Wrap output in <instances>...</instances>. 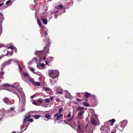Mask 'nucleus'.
<instances>
[{
    "instance_id": "09e8293b",
    "label": "nucleus",
    "mask_w": 133,
    "mask_h": 133,
    "mask_svg": "<svg viewBox=\"0 0 133 133\" xmlns=\"http://www.w3.org/2000/svg\"><path fill=\"white\" fill-rule=\"evenodd\" d=\"M14 109L13 108H10V110L11 111H12L14 110Z\"/></svg>"
},
{
    "instance_id": "6e6552de",
    "label": "nucleus",
    "mask_w": 133,
    "mask_h": 133,
    "mask_svg": "<svg viewBox=\"0 0 133 133\" xmlns=\"http://www.w3.org/2000/svg\"><path fill=\"white\" fill-rule=\"evenodd\" d=\"M50 45L49 43H48L44 48V49L47 53H49V47L50 46Z\"/></svg>"
},
{
    "instance_id": "20e7f679",
    "label": "nucleus",
    "mask_w": 133,
    "mask_h": 133,
    "mask_svg": "<svg viewBox=\"0 0 133 133\" xmlns=\"http://www.w3.org/2000/svg\"><path fill=\"white\" fill-rule=\"evenodd\" d=\"M12 61V59H10L7 61L5 62L2 64V66L3 67H4L7 65L10 64H11V62Z\"/></svg>"
},
{
    "instance_id": "79ce46f5",
    "label": "nucleus",
    "mask_w": 133,
    "mask_h": 133,
    "mask_svg": "<svg viewBox=\"0 0 133 133\" xmlns=\"http://www.w3.org/2000/svg\"><path fill=\"white\" fill-rule=\"evenodd\" d=\"M77 101L79 102H80L81 101V100L78 98H77Z\"/></svg>"
},
{
    "instance_id": "49530a36",
    "label": "nucleus",
    "mask_w": 133,
    "mask_h": 133,
    "mask_svg": "<svg viewBox=\"0 0 133 133\" xmlns=\"http://www.w3.org/2000/svg\"><path fill=\"white\" fill-rule=\"evenodd\" d=\"M71 116V114H68V115L67 116V117H70Z\"/></svg>"
},
{
    "instance_id": "a18cd8bd",
    "label": "nucleus",
    "mask_w": 133,
    "mask_h": 133,
    "mask_svg": "<svg viewBox=\"0 0 133 133\" xmlns=\"http://www.w3.org/2000/svg\"><path fill=\"white\" fill-rule=\"evenodd\" d=\"M6 52H7V53H6V56H7V55H8V53H9V51L8 50H6Z\"/></svg>"
},
{
    "instance_id": "7c9ffc66",
    "label": "nucleus",
    "mask_w": 133,
    "mask_h": 133,
    "mask_svg": "<svg viewBox=\"0 0 133 133\" xmlns=\"http://www.w3.org/2000/svg\"><path fill=\"white\" fill-rule=\"evenodd\" d=\"M11 2V1L10 0H9L8 1H7L6 2V5L8 4H10V3Z\"/></svg>"
},
{
    "instance_id": "2f4dec72",
    "label": "nucleus",
    "mask_w": 133,
    "mask_h": 133,
    "mask_svg": "<svg viewBox=\"0 0 133 133\" xmlns=\"http://www.w3.org/2000/svg\"><path fill=\"white\" fill-rule=\"evenodd\" d=\"M60 91H59L58 90L57 91V92L59 94H62L63 93V91H61V90Z\"/></svg>"
},
{
    "instance_id": "de8ad7c7",
    "label": "nucleus",
    "mask_w": 133,
    "mask_h": 133,
    "mask_svg": "<svg viewBox=\"0 0 133 133\" xmlns=\"http://www.w3.org/2000/svg\"><path fill=\"white\" fill-rule=\"evenodd\" d=\"M3 67L2 66V67L1 68V71H3Z\"/></svg>"
},
{
    "instance_id": "a878e982",
    "label": "nucleus",
    "mask_w": 133,
    "mask_h": 133,
    "mask_svg": "<svg viewBox=\"0 0 133 133\" xmlns=\"http://www.w3.org/2000/svg\"><path fill=\"white\" fill-rule=\"evenodd\" d=\"M37 22L38 23V24L39 26L40 27H41V22L38 19H37Z\"/></svg>"
},
{
    "instance_id": "c9c22d12",
    "label": "nucleus",
    "mask_w": 133,
    "mask_h": 133,
    "mask_svg": "<svg viewBox=\"0 0 133 133\" xmlns=\"http://www.w3.org/2000/svg\"><path fill=\"white\" fill-rule=\"evenodd\" d=\"M59 113H58V112H57V113L56 114H55L54 115V117H57V116L59 115L58 114Z\"/></svg>"
},
{
    "instance_id": "f3484780",
    "label": "nucleus",
    "mask_w": 133,
    "mask_h": 133,
    "mask_svg": "<svg viewBox=\"0 0 133 133\" xmlns=\"http://www.w3.org/2000/svg\"><path fill=\"white\" fill-rule=\"evenodd\" d=\"M44 117L46 118L49 119L51 117V115L49 114H46Z\"/></svg>"
},
{
    "instance_id": "8fccbe9b",
    "label": "nucleus",
    "mask_w": 133,
    "mask_h": 133,
    "mask_svg": "<svg viewBox=\"0 0 133 133\" xmlns=\"http://www.w3.org/2000/svg\"><path fill=\"white\" fill-rule=\"evenodd\" d=\"M19 68L20 69V70L21 71L22 70V68L19 66Z\"/></svg>"
},
{
    "instance_id": "603ef678",
    "label": "nucleus",
    "mask_w": 133,
    "mask_h": 133,
    "mask_svg": "<svg viewBox=\"0 0 133 133\" xmlns=\"http://www.w3.org/2000/svg\"><path fill=\"white\" fill-rule=\"evenodd\" d=\"M88 126V125L87 124L85 126V129H87V127Z\"/></svg>"
},
{
    "instance_id": "680f3d73",
    "label": "nucleus",
    "mask_w": 133,
    "mask_h": 133,
    "mask_svg": "<svg viewBox=\"0 0 133 133\" xmlns=\"http://www.w3.org/2000/svg\"><path fill=\"white\" fill-rule=\"evenodd\" d=\"M45 59H46V57H44V60H45Z\"/></svg>"
},
{
    "instance_id": "774afa93",
    "label": "nucleus",
    "mask_w": 133,
    "mask_h": 133,
    "mask_svg": "<svg viewBox=\"0 0 133 133\" xmlns=\"http://www.w3.org/2000/svg\"><path fill=\"white\" fill-rule=\"evenodd\" d=\"M1 2V1H0V2Z\"/></svg>"
},
{
    "instance_id": "f257e3e1",
    "label": "nucleus",
    "mask_w": 133,
    "mask_h": 133,
    "mask_svg": "<svg viewBox=\"0 0 133 133\" xmlns=\"http://www.w3.org/2000/svg\"><path fill=\"white\" fill-rule=\"evenodd\" d=\"M48 75L52 79L57 78L59 75V72L57 71L52 70L48 71Z\"/></svg>"
},
{
    "instance_id": "3c124183",
    "label": "nucleus",
    "mask_w": 133,
    "mask_h": 133,
    "mask_svg": "<svg viewBox=\"0 0 133 133\" xmlns=\"http://www.w3.org/2000/svg\"><path fill=\"white\" fill-rule=\"evenodd\" d=\"M56 99V101L57 102H59V99H58V98H57Z\"/></svg>"
},
{
    "instance_id": "4d7b16f0",
    "label": "nucleus",
    "mask_w": 133,
    "mask_h": 133,
    "mask_svg": "<svg viewBox=\"0 0 133 133\" xmlns=\"http://www.w3.org/2000/svg\"><path fill=\"white\" fill-rule=\"evenodd\" d=\"M34 97V95H33L32 96H31V98H33Z\"/></svg>"
},
{
    "instance_id": "4be33fe9",
    "label": "nucleus",
    "mask_w": 133,
    "mask_h": 133,
    "mask_svg": "<svg viewBox=\"0 0 133 133\" xmlns=\"http://www.w3.org/2000/svg\"><path fill=\"white\" fill-rule=\"evenodd\" d=\"M54 57H49L48 58V59L49 61V62H50L53 61V59H54Z\"/></svg>"
},
{
    "instance_id": "6ab92c4d",
    "label": "nucleus",
    "mask_w": 133,
    "mask_h": 133,
    "mask_svg": "<svg viewBox=\"0 0 133 133\" xmlns=\"http://www.w3.org/2000/svg\"><path fill=\"white\" fill-rule=\"evenodd\" d=\"M42 21L44 24H47V20L45 19H42Z\"/></svg>"
},
{
    "instance_id": "2eb2a0df",
    "label": "nucleus",
    "mask_w": 133,
    "mask_h": 133,
    "mask_svg": "<svg viewBox=\"0 0 133 133\" xmlns=\"http://www.w3.org/2000/svg\"><path fill=\"white\" fill-rule=\"evenodd\" d=\"M84 109V108L81 106H78L77 108V111L82 110Z\"/></svg>"
},
{
    "instance_id": "bf43d9fd",
    "label": "nucleus",
    "mask_w": 133,
    "mask_h": 133,
    "mask_svg": "<svg viewBox=\"0 0 133 133\" xmlns=\"http://www.w3.org/2000/svg\"><path fill=\"white\" fill-rule=\"evenodd\" d=\"M50 99L51 100H52V97H50Z\"/></svg>"
},
{
    "instance_id": "6e6d98bb",
    "label": "nucleus",
    "mask_w": 133,
    "mask_h": 133,
    "mask_svg": "<svg viewBox=\"0 0 133 133\" xmlns=\"http://www.w3.org/2000/svg\"><path fill=\"white\" fill-rule=\"evenodd\" d=\"M13 55V53H11L10 54L9 56H11Z\"/></svg>"
},
{
    "instance_id": "c756f323",
    "label": "nucleus",
    "mask_w": 133,
    "mask_h": 133,
    "mask_svg": "<svg viewBox=\"0 0 133 133\" xmlns=\"http://www.w3.org/2000/svg\"><path fill=\"white\" fill-rule=\"evenodd\" d=\"M49 102V99H45V102L46 103Z\"/></svg>"
},
{
    "instance_id": "c85d7f7f",
    "label": "nucleus",
    "mask_w": 133,
    "mask_h": 133,
    "mask_svg": "<svg viewBox=\"0 0 133 133\" xmlns=\"http://www.w3.org/2000/svg\"><path fill=\"white\" fill-rule=\"evenodd\" d=\"M3 117V114H0V121H1Z\"/></svg>"
},
{
    "instance_id": "ddd939ff",
    "label": "nucleus",
    "mask_w": 133,
    "mask_h": 133,
    "mask_svg": "<svg viewBox=\"0 0 133 133\" xmlns=\"http://www.w3.org/2000/svg\"><path fill=\"white\" fill-rule=\"evenodd\" d=\"M91 95L90 93L87 92H85V94L84 96V97L86 98H87L90 96Z\"/></svg>"
},
{
    "instance_id": "a211bd4d",
    "label": "nucleus",
    "mask_w": 133,
    "mask_h": 133,
    "mask_svg": "<svg viewBox=\"0 0 133 133\" xmlns=\"http://www.w3.org/2000/svg\"><path fill=\"white\" fill-rule=\"evenodd\" d=\"M91 123L92 124L94 125H96L97 123L96 121L94 119H92L91 121Z\"/></svg>"
},
{
    "instance_id": "39448f33",
    "label": "nucleus",
    "mask_w": 133,
    "mask_h": 133,
    "mask_svg": "<svg viewBox=\"0 0 133 133\" xmlns=\"http://www.w3.org/2000/svg\"><path fill=\"white\" fill-rule=\"evenodd\" d=\"M115 122V120L114 119H113L109 121L106 122L105 123L106 124H108L110 125H113V124Z\"/></svg>"
},
{
    "instance_id": "b1692460",
    "label": "nucleus",
    "mask_w": 133,
    "mask_h": 133,
    "mask_svg": "<svg viewBox=\"0 0 133 133\" xmlns=\"http://www.w3.org/2000/svg\"><path fill=\"white\" fill-rule=\"evenodd\" d=\"M82 104L83 105L85 106L86 107H89L90 106V105L88 103H83Z\"/></svg>"
},
{
    "instance_id": "c03bdc74",
    "label": "nucleus",
    "mask_w": 133,
    "mask_h": 133,
    "mask_svg": "<svg viewBox=\"0 0 133 133\" xmlns=\"http://www.w3.org/2000/svg\"><path fill=\"white\" fill-rule=\"evenodd\" d=\"M58 89L60 91H61V90L62 91V88L61 87H58Z\"/></svg>"
},
{
    "instance_id": "393cba45",
    "label": "nucleus",
    "mask_w": 133,
    "mask_h": 133,
    "mask_svg": "<svg viewBox=\"0 0 133 133\" xmlns=\"http://www.w3.org/2000/svg\"><path fill=\"white\" fill-rule=\"evenodd\" d=\"M36 119H38L40 117L39 115H36L33 116Z\"/></svg>"
},
{
    "instance_id": "5fc2aeb1",
    "label": "nucleus",
    "mask_w": 133,
    "mask_h": 133,
    "mask_svg": "<svg viewBox=\"0 0 133 133\" xmlns=\"http://www.w3.org/2000/svg\"><path fill=\"white\" fill-rule=\"evenodd\" d=\"M116 132V131H111V133H115Z\"/></svg>"
},
{
    "instance_id": "13d9d810",
    "label": "nucleus",
    "mask_w": 133,
    "mask_h": 133,
    "mask_svg": "<svg viewBox=\"0 0 133 133\" xmlns=\"http://www.w3.org/2000/svg\"><path fill=\"white\" fill-rule=\"evenodd\" d=\"M10 86L12 87H14V88H16V87H15V86H13V85H11H11H10Z\"/></svg>"
},
{
    "instance_id": "864d4df0",
    "label": "nucleus",
    "mask_w": 133,
    "mask_h": 133,
    "mask_svg": "<svg viewBox=\"0 0 133 133\" xmlns=\"http://www.w3.org/2000/svg\"><path fill=\"white\" fill-rule=\"evenodd\" d=\"M44 32L45 35V36H46L47 34V32H46L45 31H44Z\"/></svg>"
},
{
    "instance_id": "5701e85b",
    "label": "nucleus",
    "mask_w": 133,
    "mask_h": 133,
    "mask_svg": "<svg viewBox=\"0 0 133 133\" xmlns=\"http://www.w3.org/2000/svg\"><path fill=\"white\" fill-rule=\"evenodd\" d=\"M28 119L25 116V118L23 121V124H25V122L28 121Z\"/></svg>"
},
{
    "instance_id": "f704fd0d",
    "label": "nucleus",
    "mask_w": 133,
    "mask_h": 133,
    "mask_svg": "<svg viewBox=\"0 0 133 133\" xmlns=\"http://www.w3.org/2000/svg\"><path fill=\"white\" fill-rule=\"evenodd\" d=\"M43 89L44 90L46 91L49 90L48 88L45 87L43 88Z\"/></svg>"
},
{
    "instance_id": "a19ab883",
    "label": "nucleus",
    "mask_w": 133,
    "mask_h": 133,
    "mask_svg": "<svg viewBox=\"0 0 133 133\" xmlns=\"http://www.w3.org/2000/svg\"><path fill=\"white\" fill-rule=\"evenodd\" d=\"M31 115H30L28 116H25L28 119L31 117Z\"/></svg>"
},
{
    "instance_id": "e2e57ef3",
    "label": "nucleus",
    "mask_w": 133,
    "mask_h": 133,
    "mask_svg": "<svg viewBox=\"0 0 133 133\" xmlns=\"http://www.w3.org/2000/svg\"><path fill=\"white\" fill-rule=\"evenodd\" d=\"M45 62L46 64H48V62L46 61H45Z\"/></svg>"
},
{
    "instance_id": "9b49d317",
    "label": "nucleus",
    "mask_w": 133,
    "mask_h": 133,
    "mask_svg": "<svg viewBox=\"0 0 133 133\" xmlns=\"http://www.w3.org/2000/svg\"><path fill=\"white\" fill-rule=\"evenodd\" d=\"M30 81H31L36 85L40 86L41 85V83L39 82H35L34 81H32V80H30Z\"/></svg>"
},
{
    "instance_id": "f03ea898",
    "label": "nucleus",
    "mask_w": 133,
    "mask_h": 133,
    "mask_svg": "<svg viewBox=\"0 0 133 133\" xmlns=\"http://www.w3.org/2000/svg\"><path fill=\"white\" fill-rule=\"evenodd\" d=\"M127 124V121L126 120H124L121 122L120 123V125L119 126L118 128L121 130H122L124 127Z\"/></svg>"
},
{
    "instance_id": "bb28decb",
    "label": "nucleus",
    "mask_w": 133,
    "mask_h": 133,
    "mask_svg": "<svg viewBox=\"0 0 133 133\" xmlns=\"http://www.w3.org/2000/svg\"><path fill=\"white\" fill-rule=\"evenodd\" d=\"M37 101L41 104L42 103V99L41 98L38 99Z\"/></svg>"
},
{
    "instance_id": "473e14b6",
    "label": "nucleus",
    "mask_w": 133,
    "mask_h": 133,
    "mask_svg": "<svg viewBox=\"0 0 133 133\" xmlns=\"http://www.w3.org/2000/svg\"><path fill=\"white\" fill-rule=\"evenodd\" d=\"M28 121H30L31 122H33V120L32 118H29L28 120Z\"/></svg>"
},
{
    "instance_id": "58836bf2",
    "label": "nucleus",
    "mask_w": 133,
    "mask_h": 133,
    "mask_svg": "<svg viewBox=\"0 0 133 133\" xmlns=\"http://www.w3.org/2000/svg\"><path fill=\"white\" fill-rule=\"evenodd\" d=\"M30 70L33 72H34V71L35 69H33V68H31L30 69Z\"/></svg>"
},
{
    "instance_id": "052dcab7",
    "label": "nucleus",
    "mask_w": 133,
    "mask_h": 133,
    "mask_svg": "<svg viewBox=\"0 0 133 133\" xmlns=\"http://www.w3.org/2000/svg\"><path fill=\"white\" fill-rule=\"evenodd\" d=\"M25 110V109H23L22 110V111H24Z\"/></svg>"
},
{
    "instance_id": "7ed1b4c3",
    "label": "nucleus",
    "mask_w": 133,
    "mask_h": 133,
    "mask_svg": "<svg viewBox=\"0 0 133 133\" xmlns=\"http://www.w3.org/2000/svg\"><path fill=\"white\" fill-rule=\"evenodd\" d=\"M74 117L73 116H71V118L70 119H66L64 120V123L67 124H69V123L74 121Z\"/></svg>"
},
{
    "instance_id": "f8f14e48",
    "label": "nucleus",
    "mask_w": 133,
    "mask_h": 133,
    "mask_svg": "<svg viewBox=\"0 0 133 133\" xmlns=\"http://www.w3.org/2000/svg\"><path fill=\"white\" fill-rule=\"evenodd\" d=\"M5 72L4 71H1L0 72V77L1 78H4L3 75L4 74Z\"/></svg>"
},
{
    "instance_id": "9d476101",
    "label": "nucleus",
    "mask_w": 133,
    "mask_h": 133,
    "mask_svg": "<svg viewBox=\"0 0 133 133\" xmlns=\"http://www.w3.org/2000/svg\"><path fill=\"white\" fill-rule=\"evenodd\" d=\"M63 114H59L56 117V120H59L60 119H62L63 118Z\"/></svg>"
},
{
    "instance_id": "72a5a7b5",
    "label": "nucleus",
    "mask_w": 133,
    "mask_h": 133,
    "mask_svg": "<svg viewBox=\"0 0 133 133\" xmlns=\"http://www.w3.org/2000/svg\"><path fill=\"white\" fill-rule=\"evenodd\" d=\"M78 128V129L79 130L81 131V126L80 125L78 124L77 125Z\"/></svg>"
},
{
    "instance_id": "dca6fc26",
    "label": "nucleus",
    "mask_w": 133,
    "mask_h": 133,
    "mask_svg": "<svg viewBox=\"0 0 133 133\" xmlns=\"http://www.w3.org/2000/svg\"><path fill=\"white\" fill-rule=\"evenodd\" d=\"M57 9H62L63 8V5L61 4L58 5L56 7Z\"/></svg>"
},
{
    "instance_id": "338daca9",
    "label": "nucleus",
    "mask_w": 133,
    "mask_h": 133,
    "mask_svg": "<svg viewBox=\"0 0 133 133\" xmlns=\"http://www.w3.org/2000/svg\"><path fill=\"white\" fill-rule=\"evenodd\" d=\"M77 103H75V104H77Z\"/></svg>"
},
{
    "instance_id": "e433bc0d",
    "label": "nucleus",
    "mask_w": 133,
    "mask_h": 133,
    "mask_svg": "<svg viewBox=\"0 0 133 133\" xmlns=\"http://www.w3.org/2000/svg\"><path fill=\"white\" fill-rule=\"evenodd\" d=\"M8 49H14V47L12 46H11L9 47H8Z\"/></svg>"
},
{
    "instance_id": "412c9836",
    "label": "nucleus",
    "mask_w": 133,
    "mask_h": 133,
    "mask_svg": "<svg viewBox=\"0 0 133 133\" xmlns=\"http://www.w3.org/2000/svg\"><path fill=\"white\" fill-rule=\"evenodd\" d=\"M24 75V76L25 77H27L28 78H30V77L29 75V74L27 72H24L23 73Z\"/></svg>"
},
{
    "instance_id": "4c0bfd02",
    "label": "nucleus",
    "mask_w": 133,
    "mask_h": 133,
    "mask_svg": "<svg viewBox=\"0 0 133 133\" xmlns=\"http://www.w3.org/2000/svg\"><path fill=\"white\" fill-rule=\"evenodd\" d=\"M32 104H34L35 105H38L37 104V103L35 101L33 102H32Z\"/></svg>"
},
{
    "instance_id": "1a4fd4ad",
    "label": "nucleus",
    "mask_w": 133,
    "mask_h": 133,
    "mask_svg": "<svg viewBox=\"0 0 133 133\" xmlns=\"http://www.w3.org/2000/svg\"><path fill=\"white\" fill-rule=\"evenodd\" d=\"M84 113V111H79L77 114V117L78 118L80 119H81V117L82 116V115Z\"/></svg>"
},
{
    "instance_id": "ea45409f",
    "label": "nucleus",
    "mask_w": 133,
    "mask_h": 133,
    "mask_svg": "<svg viewBox=\"0 0 133 133\" xmlns=\"http://www.w3.org/2000/svg\"><path fill=\"white\" fill-rule=\"evenodd\" d=\"M54 16L56 18H57L58 16V15L57 13H55L54 14Z\"/></svg>"
},
{
    "instance_id": "aec40b11",
    "label": "nucleus",
    "mask_w": 133,
    "mask_h": 133,
    "mask_svg": "<svg viewBox=\"0 0 133 133\" xmlns=\"http://www.w3.org/2000/svg\"><path fill=\"white\" fill-rule=\"evenodd\" d=\"M2 86H3L4 87H9L10 86V84H8V83H6L4 84H3L2 85Z\"/></svg>"
},
{
    "instance_id": "69168bd1",
    "label": "nucleus",
    "mask_w": 133,
    "mask_h": 133,
    "mask_svg": "<svg viewBox=\"0 0 133 133\" xmlns=\"http://www.w3.org/2000/svg\"><path fill=\"white\" fill-rule=\"evenodd\" d=\"M58 12V11H56V12H55V13H56V12Z\"/></svg>"
},
{
    "instance_id": "4468645a",
    "label": "nucleus",
    "mask_w": 133,
    "mask_h": 133,
    "mask_svg": "<svg viewBox=\"0 0 133 133\" xmlns=\"http://www.w3.org/2000/svg\"><path fill=\"white\" fill-rule=\"evenodd\" d=\"M41 66L42 67H44V65L43 63H41L40 65H39L38 64L37 65V67L39 69H40Z\"/></svg>"
},
{
    "instance_id": "37998d69",
    "label": "nucleus",
    "mask_w": 133,
    "mask_h": 133,
    "mask_svg": "<svg viewBox=\"0 0 133 133\" xmlns=\"http://www.w3.org/2000/svg\"><path fill=\"white\" fill-rule=\"evenodd\" d=\"M4 4V3H1L0 4V7L3 6Z\"/></svg>"
},
{
    "instance_id": "cd10ccee",
    "label": "nucleus",
    "mask_w": 133,
    "mask_h": 133,
    "mask_svg": "<svg viewBox=\"0 0 133 133\" xmlns=\"http://www.w3.org/2000/svg\"><path fill=\"white\" fill-rule=\"evenodd\" d=\"M63 110V108L62 107H61L59 109H58V112L59 114H60L62 111Z\"/></svg>"
},
{
    "instance_id": "0eeeda50",
    "label": "nucleus",
    "mask_w": 133,
    "mask_h": 133,
    "mask_svg": "<svg viewBox=\"0 0 133 133\" xmlns=\"http://www.w3.org/2000/svg\"><path fill=\"white\" fill-rule=\"evenodd\" d=\"M3 100L4 102L8 105H11V101L9 100V99L7 97H5L4 98Z\"/></svg>"
},
{
    "instance_id": "0e129e2a",
    "label": "nucleus",
    "mask_w": 133,
    "mask_h": 133,
    "mask_svg": "<svg viewBox=\"0 0 133 133\" xmlns=\"http://www.w3.org/2000/svg\"><path fill=\"white\" fill-rule=\"evenodd\" d=\"M12 133H16L15 132H13Z\"/></svg>"
},
{
    "instance_id": "423d86ee",
    "label": "nucleus",
    "mask_w": 133,
    "mask_h": 133,
    "mask_svg": "<svg viewBox=\"0 0 133 133\" xmlns=\"http://www.w3.org/2000/svg\"><path fill=\"white\" fill-rule=\"evenodd\" d=\"M106 128L107 129H106L104 127H102L100 129L102 131L101 132L102 133H109V132L107 131L108 130V127L107 126H106Z\"/></svg>"
}]
</instances>
